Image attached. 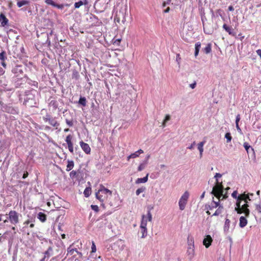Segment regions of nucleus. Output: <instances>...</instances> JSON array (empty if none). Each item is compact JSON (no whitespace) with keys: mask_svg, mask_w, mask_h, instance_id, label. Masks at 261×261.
Here are the masks:
<instances>
[{"mask_svg":"<svg viewBox=\"0 0 261 261\" xmlns=\"http://www.w3.org/2000/svg\"><path fill=\"white\" fill-rule=\"evenodd\" d=\"M112 195V191L105 188L102 185H100L99 189L95 193L96 198L102 203L108 201Z\"/></svg>","mask_w":261,"mask_h":261,"instance_id":"nucleus-1","label":"nucleus"},{"mask_svg":"<svg viewBox=\"0 0 261 261\" xmlns=\"http://www.w3.org/2000/svg\"><path fill=\"white\" fill-rule=\"evenodd\" d=\"M20 214L15 211H10L7 215V219L4 223L10 222L11 224L16 225L19 223Z\"/></svg>","mask_w":261,"mask_h":261,"instance_id":"nucleus-2","label":"nucleus"},{"mask_svg":"<svg viewBox=\"0 0 261 261\" xmlns=\"http://www.w3.org/2000/svg\"><path fill=\"white\" fill-rule=\"evenodd\" d=\"M235 207V211L239 214L244 213L246 217H248L250 214V210L248 208L249 205L247 203H245L241 205V202H237Z\"/></svg>","mask_w":261,"mask_h":261,"instance_id":"nucleus-3","label":"nucleus"},{"mask_svg":"<svg viewBox=\"0 0 261 261\" xmlns=\"http://www.w3.org/2000/svg\"><path fill=\"white\" fill-rule=\"evenodd\" d=\"M127 6L126 5L122 6L119 12L117 13L116 16L118 21H121L123 23L126 21L127 15Z\"/></svg>","mask_w":261,"mask_h":261,"instance_id":"nucleus-4","label":"nucleus"},{"mask_svg":"<svg viewBox=\"0 0 261 261\" xmlns=\"http://www.w3.org/2000/svg\"><path fill=\"white\" fill-rule=\"evenodd\" d=\"M189 196L190 194L189 192L186 191L180 197L178 201V206L180 210L183 211L185 210L188 202Z\"/></svg>","mask_w":261,"mask_h":261,"instance_id":"nucleus-5","label":"nucleus"},{"mask_svg":"<svg viewBox=\"0 0 261 261\" xmlns=\"http://www.w3.org/2000/svg\"><path fill=\"white\" fill-rule=\"evenodd\" d=\"M222 192L223 187L222 182H216V185L213 188L212 193L220 199L222 197Z\"/></svg>","mask_w":261,"mask_h":261,"instance_id":"nucleus-6","label":"nucleus"},{"mask_svg":"<svg viewBox=\"0 0 261 261\" xmlns=\"http://www.w3.org/2000/svg\"><path fill=\"white\" fill-rule=\"evenodd\" d=\"M141 217L140 227L147 228V222H151L152 219V214L150 211H148L147 215H143Z\"/></svg>","mask_w":261,"mask_h":261,"instance_id":"nucleus-7","label":"nucleus"},{"mask_svg":"<svg viewBox=\"0 0 261 261\" xmlns=\"http://www.w3.org/2000/svg\"><path fill=\"white\" fill-rule=\"evenodd\" d=\"M234 229L233 225H231L230 220L228 219H226L224 226H223V231L225 234H227L230 233L231 231H232Z\"/></svg>","mask_w":261,"mask_h":261,"instance_id":"nucleus-8","label":"nucleus"},{"mask_svg":"<svg viewBox=\"0 0 261 261\" xmlns=\"http://www.w3.org/2000/svg\"><path fill=\"white\" fill-rule=\"evenodd\" d=\"M250 196H253V194H246L245 193H243L239 195V199L240 200L241 202L244 201L245 203L248 204V201L251 200Z\"/></svg>","mask_w":261,"mask_h":261,"instance_id":"nucleus-9","label":"nucleus"},{"mask_svg":"<svg viewBox=\"0 0 261 261\" xmlns=\"http://www.w3.org/2000/svg\"><path fill=\"white\" fill-rule=\"evenodd\" d=\"M80 145L82 150L86 153L90 154L91 152V148L89 145L83 141L80 142Z\"/></svg>","mask_w":261,"mask_h":261,"instance_id":"nucleus-10","label":"nucleus"},{"mask_svg":"<svg viewBox=\"0 0 261 261\" xmlns=\"http://www.w3.org/2000/svg\"><path fill=\"white\" fill-rule=\"evenodd\" d=\"M116 247H118L119 251H122L125 248L124 242L121 240L117 241L114 244V249L117 251V249H115Z\"/></svg>","mask_w":261,"mask_h":261,"instance_id":"nucleus-11","label":"nucleus"},{"mask_svg":"<svg viewBox=\"0 0 261 261\" xmlns=\"http://www.w3.org/2000/svg\"><path fill=\"white\" fill-rule=\"evenodd\" d=\"M213 241L212 238L210 235H206L203 240V244L206 248H208Z\"/></svg>","mask_w":261,"mask_h":261,"instance_id":"nucleus-12","label":"nucleus"},{"mask_svg":"<svg viewBox=\"0 0 261 261\" xmlns=\"http://www.w3.org/2000/svg\"><path fill=\"white\" fill-rule=\"evenodd\" d=\"M187 254L189 258L192 259L195 255V247L194 246H188Z\"/></svg>","mask_w":261,"mask_h":261,"instance_id":"nucleus-13","label":"nucleus"},{"mask_svg":"<svg viewBox=\"0 0 261 261\" xmlns=\"http://www.w3.org/2000/svg\"><path fill=\"white\" fill-rule=\"evenodd\" d=\"M205 141H201L198 143L197 145V149L199 152V156L201 158L203 153L204 151V145L205 144Z\"/></svg>","mask_w":261,"mask_h":261,"instance_id":"nucleus-14","label":"nucleus"},{"mask_svg":"<svg viewBox=\"0 0 261 261\" xmlns=\"http://www.w3.org/2000/svg\"><path fill=\"white\" fill-rule=\"evenodd\" d=\"M247 217L245 216H241L239 219V226L241 228H243L246 226L248 223V221L247 220Z\"/></svg>","mask_w":261,"mask_h":261,"instance_id":"nucleus-15","label":"nucleus"},{"mask_svg":"<svg viewBox=\"0 0 261 261\" xmlns=\"http://www.w3.org/2000/svg\"><path fill=\"white\" fill-rule=\"evenodd\" d=\"M144 152L143 150L141 149L138 150L137 151L130 154L129 156H127V160L129 161L130 159L136 158L139 156L140 154H142Z\"/></svg>","mask_w":261,"mask_h":261,"instance_id":"nucleus-16","label":"nucleus"},{"mask_svg":"<svg viewBox=\"0 0 261 261\" xmlns=\"http://www.w3.org/2000/svg\"><path fill=\"white\" fill-rule=\"evenodd\" d=\"M0 22L2 27H5L8 24L9 20L5 15L1 14L0 15Z\"/></svg>","mask_w":261,"mask_h":261,"instance_id":"nucleus-17","label":"nucleus"},{"mask_svg":"<svg viewBox=\"0 0 261 261\" xmlns=\"http://www.w3.org/2000/svg\"><path fill=\"white\" fill-rule=\"evenodd\" d=\"M148 174L143 178H138L136 180V184H139L142 183H146L148 181Z\"/></svg>","mask_w":261,"mask_h":261,"instance_id":"nucleus-18","label":"nucleus"},{"mask_svg":"<svg viewBox=\"0 0 261 261\" xmlns=\"http://www.w3.org/2000/svg\"><path fill=\"white\" fill-rule=\"evenodd\" d=\"M223 28L224 30H225V31H226L229 35H234V33L233 32V30L228 25H227L226 24H224L223 25Z\"/></svg>","mask_w":261,"mask_h":261,"instance_id":"nucleus-19","label":"nucleus"},{"mask_svg":"<svg viewBox=\"0 0 261 261\" xmlns=\"http://www.w3.org/2000/svg\"><path fill=\"white\" fill-rule=\"evenodd\" d=\"M201 47V43L199 42H197L195 45V56L197 57L199 54L200 48Z\"/></svg>","mask_w":261,"mask_h":261,"instance_id":"nucleus-20","label":"nucleus"},{"mask_svg":"<svg viewBox=\"0 0 261 261\" xmlns=\"http://www.w3.org/2000/svg\"><path fill=\"white\" fill-rule=\"evenodd\" d=\"M68 164L66 167V171H69L72 169L74 167V162L73 161L68 160Z\"/></svg>","mask_w":261,"mask_h":261,"instance_id":"nucleus-21","label":"nucleus"},{"mask_svg":"<svg viewBox=\"0 0 261 261\" xmlns=\"http://www.w3.org/2000/svg\"><path fill=\"white\" fill-rule=\"evenodd\" d=\"M29 2L28 0H22V1H18L17 3V5L19 8H20L24 5L29 4Z\"/></svg>","mask_w":261,"mask_h":261,"instance_id":"nucleus-22","label":"nucleus"},{"mask_svg":"<svg viewBox=\"0 0 261 261\" xmlns=\"http://www.w3.org/2000/svg\"><path fill=\"white\" fill-rule=\"evenodd\" d=\"M38 218L42 222H44L46 221V215L41 212H40L38 214Z\"/></svg>","mask_w":261,"mask_h":261,"instance_id":"nucleus-23","label":"nucleus"},{"mask_svg":"<svg viewBox=\"0 0 261 261\" xmlns=\"http://www.w3.org/2000/svg\"><path fill=\"white\" fill-rule=\"evenodd\" d=\"M141 233H142L141 238H145L147 236V228L140 227Z\"/></svg>","mask_w":261,"mask_h":261,"instance_id":"nucleus-24","label":"nucleus"},{"mask_svg":"<svg viewBox=\"0 0 261 261\" xmlns=\"http://www.w3.org/2000/svg\"><path fill=\"white\" fill-rule=\"evenodd\" d=\"M87 0H85L84 2L80 1L78 2H76L74 4V7L75 8H79L81 6H83V5H87Z\"/></svg>","mask_w":261,"mask_h":261,"instance_id":"nucleus-25","label":"nucleus"},{"mask_svg":"<svg viewBox=\"0 0 261 261\" xmlns=\"http://www.w3.org/2000/svg\"><path fill=\"white\" fill-rule=\"evenodd\" d=\"M219 206H222L220 204V199L218 201H213V203L212 204V206H209L208 207L210 208V210H212L213 208L219 207Z\"/></svg>","mask_w":261,"mask_h":261,"instance_id":"nucleus-26","label":"nucleus"},{"mask_svg":"<svg viewBox=\"0 0 261 261\" xmlns=\"http://www.w3.org/2000/svg\"><path fill=\"white\" fill-rule=\"evenodd\" d=\"M212 51V45L211 43H208L204 48V51L205 54H208Z\"/></svg>","mask_w":261,"mask_h":261,"instance_id":"nucleus-27","label":"nucleus"},{"mask_svg":"<svg viewBox=\"0 0 261 261\" xmlns=\"http://www.w3.org/2000/svg\"><path fill=\"white\" fill-rule=\"evenodd\" d=\"M188 246H194V238L192 237H188Z\"/></svg>","mask_w":261,"mask_h":261,"instance_id":"nucleus-28","label":"nucleus"},{"mask_svg":"<svg viewBox=\"0 0 261 261\" xmlns=\"http://www.w3.org/2000/svg\"><path fill=\"white\" fill-rule=\"evenodd\" d=\"M84 194L86 197H88L91 194V188H86L84 191Z\"/></svg>","mask_w":261,"mask_h":261,"instance_id":"nucleus-29","label":"nucleus"},{"mask_svg":"<svg viewBox=\"0 0 261 261\" xmlns=\"http://www.w3.org/2000/svg\"><path fill=\"white\" fill-rule=\"evenodd\" d=\"M53 251V249L51 247H49L47 251L44 252V258L49 257L50 256V252Z\"/></svg>","mask_w":261,"mask_h":261,"instance_id":"nucleus-30","label":"nucleus"},{"mask_svg":"<svg viewBox=\"0 0 261 261\" xmlns=\"http://www.w3.org/2000/svg\"><path fill=\"white\" fill-rule=\"evenodd\" d=\"M48 122L53 126H58L59 125V123L57 121L54 119H49Z\"/></svg>","mask_w":261,"mask_h":261,"instance_id":"nucleus-31","label":"nucleus"},{"mask_svg":"<svg viewBox=\"0 0 261 261\" xmlns=\"http://www.w3.org/2000/svg\"><path fill=\"white\" fill-rule=\"evenodd\" d=\"M145 188L144 187L138 188L136 191V194L139 196L141 193L144 192L145 191Z\"/></svg>","mask_w":261,"mask_h":261,"instance_id":"nucleus-32","label":"nucleus"},{"mask_svg":"<svg viewBox=\"0 0 261 261\" xmlns=\"http://www.w3.org/2000/svg\"><path fill=\"white\" fill-rule=\"evenodd\" d=\"M225 138L226 139L227 143L230 142L232 140V137L230 133H226L225 135Z\"/></svg>","mask_w":261,"mask_h":261,"instance_id":"nucleus-33","label":"nucleus"},{"mask_svg":"<svg viewBox=\"0 0 261 261\" xmlns=\"http://www.w3.org/2000/svg\"><path fill=\"white\" fill-rule=\"evenodd\" d=\"M222 209H223V206H219V207L215 211V212L213 215V216H218V215H220L222 213Z\"/></svg>","mask_w":261,"mask_h":261,"instance_id":"nucleus-34","label":"nucleus"},{"mask_svg":"<svg viewBox=\"0 0 261 261\" xmlns=\"http://www.w3.org/2000/svg\"><path fill=\"white\" fill-rule=\"evenodd\" d=\"M170 119V116L169 115H166L165 116V119L163 120V123H162V126L163 127L166 126V123L169 121Z\"/></svg>","mask_w":261,"mask_h":261,"instance_id":"nucleus-35","label":"nucleus"},{"mask_svg":"<svg viewBox=\"0 0 261 261\" xmlns=\"http://www.w3.org/2000/svg\"><path fill=\"white\" fill-rule=\"evenodd\" d=\"M231 196L233 198L237 199V202H238V201L241 202L240 200L239 199V195L238 196V192L237 191H233L231 194Z\"/></svg>","mask_w":261,"mask_h":261,"instance_id":"nucleus-36","label":"nucleus"},{"mask_svg":"<svg viewBox=\"0 0 261 261\" xmlns=\"http://www.w3.org/2000/svg\"><path fill=\"white\" fill-rule=\"evenodd\" d=\"M79 102L83 106H85L86 105V99L85 97H81L79 99Z\"/></svg>","mask_w":261,"mask_h":261,"instance_id":"nucleus-37","label":"nucleus"},{"mask_svg":"<svg viewBox=\"0 0 261 261\" xmlns=\"http://www.w3.org/2000/svg\"><path fill=\"white\" fill-rule=\"evenodd\" d=\"M71 139H72V137H71V135H69L66 137L65 141L66 142L67 145L72 144V143L71 142Z\"/></svg>","mask_w":261,"mask_h":261,"instance_id":"nucleus-38","label":"nucleus"},{"mask_svg":"<svg viewBox=\"0 0 261 261\" xmlns=\"http://www.w3.org/2000/svg\"><path fill=\"white\" fill-rule=\"evenodd\" d=\"M255 210L258 213L261 214V205L260 203H256L255 204Z\"/></svg>","mask_w":261,"mask_h":261,"instance_id":"nucleus-39","label":"nucleus"},{"mask_svg":"<svg viewBox=\"0 0 261 261\" xmlns=\"http://www.w3.org/2000/svg\"><path fill=\"white\" fill-rule=\"evenodd\" d=\"M222 177V174H221L220 173H216L214 176V177L216 179V182L217 183H219V182H220L219 181V178H221Z\"/></svg>","mask_w":261,"mask_h":261,"instance_id":"nucleus-40","label":"nucleus"},{"mask_svg":"<svg viewBox=\"0 0 261 261\" xmlns=\"http://www.w3.org/2000/svg\"><path fill=\"white\" fill-rule=\"evenodd\" d=\"M45 3L47 5L55 7L56 3L53 0H46Z\"/></svg>","mask_w":261,"mask_h":261,"instance_id":"nucleus-41","label":"nucleus"},{"mask_svg":"<svg viewBox=\"0 0 261 261\" xmlns=\"http://www.w3.org/2000/svg\"><path fill=\"white\" fill-rule=\"evenodd\" d=\"M145 167V164L141 163L139 165V166L138 168V170L139 171H141L142 170H143L144 169Z\"/></svg>","mask_w":261,"mask_h":261,"instance_id":"nucleus-42","label":"nucleus"},{"mask_svg":"<svg viewBox=\"0 0 261 261\" xmlns=\"http://www.w3.org/2000/svg\"><path fill=\"white\" fill-rule=\"evenodd\" d=\"M243 146L246 151L248 152V149L251 147L250 145L247 142H245Z\"/></svg>","mask_w":261,"mask_h":261,"instance_id":"nucleus-43","label":"nucleus"},{"mask_svg":"<svg viewBox=\"0 0 261 261\" xmlns=\"http://www.w3.org/2000/svg\"><path fill=\"white\" fill-rule=\"evenodd\" d=\"M181 58L179 54H177L176 56V61L178 65L180 63Z\"/></svg>","mask_w":261,"mask_h":261,"instance_id":"nucleus-44","label":"nucleus"},{"mask_svg":"<svg viewBox=\"0 0 261 261\" xmlns=\"http://www.w3.org/2000/svg\"><path fill=\"white\" fill-rule=\"evenodd\" d=\"M91 207L93 211L95 212H98L99 210L98 206L96 205H91Z\"/></svg>","mask_w":261,"mask_h":261,"instance_id":"nucleus-45","label":"nucleus"},{"mask_svg":"<svg viewBox=\"0 0 261 261\" xmlns=\"http://www.w3.org/2000/svg\"><path fill=\"white\" fill-rule=\"evenodd\" d=\"M68 149H69V151L71 153H73V144H68Z\"/></svg>","mask_w":261,"mask_h":261,"instance_id":"nucleus-46","label":"nucleus"},{"mask_svg":"<svg viewBox=\"0 0 261 261\" xmlns=\"http://www.w3.org/2000/svg\"><path fill=\"white\" fill-rule=\"evenodd\" d=\"M91 249H92V252H93V253L95 252L96 251V246H95L94 242H92Z\"/></svg>","mask_w":261,"mask_h":261,"instance_id":"nucleus-47","label":"nucleus"},{"mask_svg":"<svg viewBox=\"0 0 261 261\" xmlns=\"http://www.w3.org/2000/svg\"><path fill=\"white\" fill-rule=\"evenodd\" d=\"M5 59V52L3 51L0 53V60L1 61H4Z\"/></svg>","mask_w":261,"mask_h":261,"instance_id":"nucleus-48","label":"nucleus"},{"mask_svg":"<svg viewBox=\"0 0 261 261\" xmlns=\"http://www.w3.org/2000/svg\"><path fill=\"white\" fill-rule=\"evenodd\" d=\"M196 144V142L194 141L188 147V148L190 150H192L194 148V147L195 146Z\"/></svg>","mask_w":261,"mask_h":261,"instance_id":"nucleus-49","label":"nucleus"},{"mask_svg":"<svg viewBox=\"0 0 261 261\" xmlns=\"http://www.w3.org/2000/svg\"><path fill=\"white\" fill-rule=\"evenodd\" d=\"M121 39H116L114 42V44L115 45H116L117 46L119 45L120 44V43L121 42Z\"/></svg>","mask_w":261,"mask_h":261,"instance_id":"nucleus-50","label":"nucleus"},{"mask_svg":"<svg viewBox=\"0 0 261 261\" xmlns=\"http://www.w3.org/2000/svg\"><path fill=\"white\" fill-rule=\"evenodd\" d=\"M64 7V5H63V4H61V5H58V4H56V5H55V7H56L58 9H63Z\"/></svg>","mask_w":261,"mask_h":261,"instance_id":"nucleus-51","label":"nucleus"},{"mask_svg":"<svg viewBox=\"0 0 261 261\" xmlns=\"http://www.w3.org/2000/svg\"><path fill=\"white\" fill-rule=\"evenodd\" d=\"M240 120V115L239 114L237 115L236 116V124H239V122Z\"/></svg>","mask_w":261,"mask_h":261,"instance_id":"nucleus-52","label":"nucleus"},{"mask_svg":"<svg viewBox=\"0 0 261 261\" xmlns=\"http://www.w3.org/2000/svg\"><path fill=\"white\" fill-rule=\"evenodd\" d=\"M236 126L237 129L239 132V133H240V134H242V130L240 128V126L239 125V124H236Z\"/></svg>","mask_w":261,"mask_h":261,"instance_id":"nucleus-53","label":"nucleus"},{"mask_svg":"<svg viewBox=\"0 0 261 261\" xmlns=\"http://www.w3.org/2000/svg\"><path fill=\"white\" fill-rule=\"evenodd\" d=\"M203 29H204V31L205 33H206L207 34H211L212 33V31L206 30L204 27Z\"/></svg>","mask_w":261,"mask_h":261,"instance_id":"nucleus-54","label":"nucleus"},{"mask_svg":"<svg viewBox=\"0 0 261 261\" xmlns=\"http://www.w3.org/2000/svg\"><path fill=\"white\" fill-rule=\"evenodd\" d=\"M74 251H76V249H70V248H68L67 249L68 253L72 254V252Z\"/></svg>","mask_w":261,"mask_h":261,"instance_id":"nucleus-55","label":"nucleus"},{"mask_svg":"<svg viewBox=\"0 0 261 261\" xmlns=\"http://www.w3.org/2000/svg\"><path fill=\"white\" fill-rule=\"evenodd\" d=\"M196 83H192L190 85V87L191 88V89H194L196 87Z\"/></svg>","mask_w":261,"mask_h":261,"instance_id":"nucleus-56","label":"nucleus"},{"mask_svg":"<svg viewBox=\"0 0 261 261\" xmlns=\"http://www.w3.org/2000/svg\"><path fill=\"white\" fill-rule=\"evenodd\" d=\"M66 123L70 126H71L72 125V122L70 121V120H66Z\"/></svg>","mask_w":261,"mask_h":261,"instance_id":"nucleus-57","label":"nucleus"},{"mask_svg":"<svg viewBox=\"0 0 261 261\" xmlns=\"http://www.w3.org/2000/svg\"><path fill=\"white\" fill-rule=\"evenodd\" d=\"M256 53L258 56H259L260 59H261V49H259L256 50Z\"/></svg>","mask_w":261,"mask_h":261,"instance_id":"nucleus-58","label":"nucleus"},{"mask_svg":"<svg viewBox=\"0 0 261 261\" xmlns=\"http://www.w3.org/2000/svg\"><path fill=\"white\" fill-rule=\"evenodd\" d=\"M5 73V70L2 68H0V76L3 75Z\"/></svg>","mask_w":261,"mask_h":261,"instance_id":"nucleus-59","label":"nucleus"},{"mask_svg":"<svg viewBox=\"0 0 261 261\" xmlns=\"http://www.w3.org/2000/svg\"><path fill=\"white\" fill-rule=\"evenodd\" d=\"M228 10L230 11H233L234 10L233 7L232 6H229Z\"/></svg>","mask_w":261,"mask_h":261,"instance_id":"nucleus-60","label":"nucleus"},{"mask_svg":"<svg viewBox=\"0 0 261 261\" xmlns=\"http://www.w3.org/2000/svg\"><path fill=\"white\" fill-rule=\"evenodd\" d=\"M1 64H2V65L4 68H6V64L5 62H4V61H2V62L1 63Z\"/></svg>","mask_w":261,"mask_h":261,"instance_id":"nucleus-61","label":"nucleus"},{"mask_svg":"<svg viewBox=\"0 0 261 261\" xmlns=\"http://www.w3.org/2000/svg\"><path fill=\"white\" fill-rule=\"evenodd\" d=\"M204 195H205V192H203V193L201 194V195L200 196V198L201 199L203 198L204 197Z\"/></svg>","mask_w":261,"mask_h":261,"instance_id":"nucleus-62","label":"nucleus"},{"mask_svg":"<svg viewBox=\"0 0 261 261\" xmlns=\"http://www.w3.org/2000/svg\"><path fill=\"white\" fill-rule=\"evenodd\" d=\"M30 222V221L29 220L26 221L24 222V225H28Z\"/></svg>","mask_w":261,"mask_h":261,"instance_id":"nucleus-63","label":"nucleus"},{"mask_svg":"<svg viewBox=\"0 0 261 261\" xmlns=\"http://www.w3.org/2000/svg\"><path fill=\"white\" fill-rule=\"evenodd\" d=\"M149 158H150L149 154H148L146 156V161L149 159Z\"/></svg>","mask_w":261,"mask_h":261,"instance_id":"nucleus-64","label":"nucleus"}]
</instances>
